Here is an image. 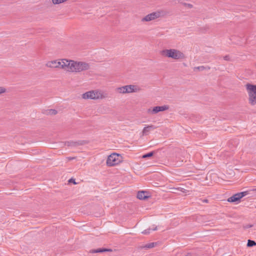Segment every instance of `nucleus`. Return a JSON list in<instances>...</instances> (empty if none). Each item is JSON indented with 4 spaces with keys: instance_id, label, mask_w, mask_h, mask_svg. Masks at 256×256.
<instances>
[{
    "instance_id": "obj_29",
    "label": "nucleus",
    "mask_w": 256,
    "mask_h": 256,
    "mask_svg": "<svg viewBox=\"0 0 256 256\" xmlns=\"http://www.w3.org/2000/svg\"><path fill=\"white\" fill-rule=\"evenodd\" d=\"M254 86H255V88H256V85H254Z\"/></svg>"
},
{
    "instance_id": "obj_4",
    "label": "nucleus",
    "mask_w": 256,
    "mask_h": 256,
    "mask_svg": "<svg viewBox=\"0 0 256 256\" xmlns=\"http://www.w3.org/2000/svg\"><path fill=\"white\" fill-rule=\"evenodd\" d=\"M104 98L103 93L100 90H91L84 93L82 98L84 99L97 100Z\"/></svg>"
},
{
    "instance_id": "obj_24",
    "label": "nucleus",
    "mask_w": 256,
    "mask_h": 256,
    "mask_svg": "<svg viewBox=\"0 0 256 256\" xmlns=\"http://www.w3.org/2000/svg\"><path fill=\"white\" fill-rule=\"evenodd\" d=\"M224 58L226 60H230V58H229L228 56H224Z\"/></svg>"
},
{
    "instance_id": "obj_6",
    "label": "nucleus",
    "mask_w": 256,
    "mask_h": 256,
    "mask_svg": "<svg viewBox=\"0 0 256 256\" xmlns=\"http://www.w3.org/2000/svg\"><path fill=\"white\" fill-rule=\"evenodd\" d=\"M66 59L48 62L46 66L50 68H60L65 70Z\"/></svg>"
},
{
    "instance_id": "obj_5",
    "label": "nucleus",
    "mask_w": 256,
    "mask_h": 256,
    "mask_svg": "<svg viewBox=\"0 0 256 256\" xmlns=\"http://www.w3.org/2000/svg\"><path fill=\"white\" fill-rule=\"evenodd\" d=\"M122 161V156L116 153L110 155L106 160V164L108 166H112L118 164Z\"/></svg>"
},
{
    "instance_id": "obj_16",
    "label": "nucleus",
    "mask_w": 256,
    "mask_h": 256,
    "mask_svg": "<svg viewBox=\"0 0 256 256\" xmlns=\"http://www.w3.org/2000/svg\"><path fill=\"white\" fill-rule=\"evenodd\" d=\"M256 245V242L252 240H248V241L247 246L248 247H252Z\"/></svg>"
},
{
    "instance_id": "obj_18",
    "label": "nucleus",
    "mask_w": 256,
    "mask_h": 256,
    "mask_svg": "<svg viewBox=\"0 0 256 256\" xmlns=\"http://www.w3.org/2000/svg\"><path fill=\"white\" fill-rule=\"evenodd\" d=\"M154 154V152H148L146 154H145L144 155L142 156V158H149V157H150L152 156Z\"/></svg>"
},
{
    "instance_id": "obj_20",
    "label": "nucleus",
    "mask_w": 256,
    "mask_h": 256,
    "mask_svg": "<svg viewBox=\"0 0 256 256\" xmlns=\"http://www.w3.org/2000/svg\"><path fill=\"white\" fill-rule=\"evenodd\" d=\"M195 68L196 69H198L199 70L202 71V70H204L206 68L204 66H200L196 67V68Z\"/></svg>"
},
{
    "instance_id": "obj_22",
    "label": "nucleus",
    "mask_w": 256,
    "mask_h": 256,
    "mask_svg": "<svg viewBox=\"0 0 256 256\" xmlns=\"http://www.w3.org/2000/svg\"><path fill=\"white\" fill-rule=\"evenodd\" d=\"M184 5L186 6H188V8H192V5L190 4L184 3Z\"/></svg>"
},
{
    "instance_id": "obj_10",
    "label": "nucleus",
    "mask_w": 256,
    "mask_h": 256,
    "mask_svg": "<svg viewBox=\"0 0 256 256\" xmlns=\"http://www.w3.org/2000/svg\"><path fill=\"white\" fill-rule=\"evenodd\" d=\"M126 90H127L128 93L136 92H139L140 88L137 86L130 84L126 86Z\"/></svg>"
},
{
    "instance_id": "obj_11",
    "label": "nucleus",
    "mask_w": 256,
    "mask_h": 256,
    "mask_svg": "<svg viewBox=\"0 0 256 256\" xmlns=\"http://www.w3.org/2000/svg\"><path fill=\"white\" fill-rule=\"evenodd\" d=\"M149 197L148 192L146 191L138 192L137 194V198L139 200H146Z\"/></svg>"
},
{
    "instance_id": "obj_19",
    "label": "nucleus",
    "mask_w": 256,
    "mask_h": 256,
    "mask_svg": "<svg viewBox=\"0 0 256 256\" xmlns=\"http://www.w3.org/2000/svg\"><path fill=\"white\" fill-rule=\"evenodd\" d=\"M57 113V111L55 110H49L48 111V114H50V115H54L56 114Z\"/></svg>"
},
{
    "instance_id": "obj_8",
    "label": "nucleus",
    "mask_w": 256,
    "mask_h": 256,
    "mask_svg": "<svg viewBox=\"0 0 256 256\" xmlns=\"http://www.w3.org/2000/svg\"><path fill=\"white\" fill-rule=\"evenodd\" d=\"M248 194V192L247 191L236 194L228 198V202H237L239 201L242 198L246 196Z\"/></svg>"
},
{
    "instance_id": "obj_13",
    "label": "nucleus",
    "mask_w": 256,
    "mask_h": 256,
    "mask_svg": "<svg viewBox=\"0 0 256 256\" xmlns=\"http://www.w3.org/2000/svg\"><path fill=\"white\" fill-rule=\"evenodd\" d=\"M110 249L108 248H98L96 250H90V253H97V252H110Z\"/></svg>"
},
{
    "instance_id": "obj_27",
    "label": "nucleus",
    "mask_w": 256,
    "mask_h": 256,
    "mask_svg": "<svg viewBox=\"0 0 256 256\" xmlns=\"http://www.w3.org/2000/svg\"><path fill=\"white\" fill-rule=\"evenodd\" d=\"M68 159H69L70 160H72L74 159V158L70 157V158H68Z\"/></svg>"
},
{
    "instance_id": "obj_7",
    "label": "nucleus",
    "mask_w": 256,
    "mask_h": 256,
    "mask_svg": "<svg viewBox=\"0 0 256 256\" xmlns=\"http://www.w3.org/2000/svg\"><path fill=\"white\" fill-rule=\"evenodd\" d=\"M169 106L167 105H164L162 106H154L152 108H148V112L150 114H156L160 112H163L168 110Z\"/></svg>"
},
{
    "instance_id": "obj_12",
    "label": "nucleus",
    "mask_w": 256,
    "mask_h": 256,
    "mask_svg": "<svg viewBox=\"0 0 256 256\" xmlns=\"http://www.w3.org/2000/svg\"><path fill=\"white\" fill-rule=\"evenodd\" d=\"M156 128V127L154 125H150L145 126L142 130V134L147 135L150 131L154 130Z\"/></svg>"
},
{
    "instance_id": "obj_15",
    "label": "nucleus",
    "mask_w": 256,
    "mask_h": 256,
    "mask_svg": "<svg viewBox=\"0 0 256 256\" xmlns=\"http://www.w3.org/2000/svg\"><path fill=\"white\" fill-rule=\"evenodd\" d=\"M126 86H122V87H120V88H117V91L119 92V93H122V94H126V93H128L127 92V90H126Z\"/></svg>"
},
{
    "instance_id": "obj_23",
    "label": "nucleus",
    "mask_w": 256,
    "mask_h": 256,
    "mask_svg": "<svg viewBox=\"0 0 256 256\" xmlns=\"http://www.w3.org/2000/svg\"><path fill=\"white\" fill-rule=\"evenodd\" d=\"M177 190L183 192H184L186 190H184V188H177Z\"/></svg>"
},
{
    "instance_id": "obj_2",
    "label": "nucleus",
    "mask_w": 256,
    "mask_h": 256,
    "mask_svg": "<svg viewBox=\"0 0 256 256\" xmlns=\"http://www.w3.org/2000/svg\"><path fill=\"white\" fill-rule=\"evenodd\" d=\"M160 54L162 56L171 58L175 60H181L185 58V55L180 50L172 48L166 49L161 51Z\"/></svg>"
},
{
    "instance_id": "obj_17",
    "label": "nucleus",
    "mask_w": 256,
    "mask_h": 256,
    "mask_svg": "<svg viewBox=\"0 0 256 256\" xmlns=\"http://www.w3.org/2000/svg\"><path fill=\"white\" fill-rule=\"evenodd\" d=\"M155 245H156V243L151 242V243L146 244L144 246H143V248H154Z\"/></svg>"
},
{
    "instance_id": "obj_28",
    "label": "nucleus",
    "mask_w": 256,
    "mask_h": 256,
    "mask_svg": "<svg viewBox=\"0 0 256 256\" xmlns=\"http://www.w3.org/2000/svg\"><path fill=\"white\" fill-rule=\"evenodd\" d=\"M190 256V254H188L186 255V256Z\"/></svg>"
},
{
    "instance_id": "obj_26",
    "label": "nucleus",
    "mask_w": 256,
    "mask_h": 256,
    "mask_svg": "<svg viewBox=\"0 0 256 256\" xmlns=\"http://www.w3.org/2000/svg\"><path fill=\"white\" fill-rule=\"evenodd\" d=\"M74 182V184H76V182H75V181H74V180L70 179V180H69V182Z\"/></svg>"
},
{
    "instance_id": "obj_30",
    "label": "nucleus",
    "mask_w": 256,
    "mask_h": 256,
    "mask_svg": "<svg viewBox=\"0 0 256 256\" xmlns=\"http://www.w3.org/2000/svg\"><path fill=\"white\" fill-rule=\"evenodd\" d=\"M255 190L256 191V188L255 189Z\"/></svg>"
},
{
    "instance_id": "obj_21",
    "label": "nucleus",
    "mask_w": 256,
    "mask_h": 256,
    "mask_svg": "<svg viewBox=\"0 0 256 256\" xmlns=\"http://www.w3.org/2000/svg\"><path fill=\"white\" fill-rule=\"evenodd\" d=\"M6 92V88L3 87H0V94Z\"/></svg>"
},
{
    "instance_id": "obj_1",
    "label": "nucleus",
    "mask_w": 256,
    "mask_h": 256,
    "mask_svg": "<svg viewBox=\"0 0 256 256\" xmlns=\"http://www.w3.org/2000/svg\"><path fill=\"white\" fill-rule=\"evenodd\" d=\"M65 70L68 72L78 73L88 70L90 68L88 63L84 61L66 59Z\"/></svg>"
},
{
    "instance_id": "obj_9",
    "label": "nucleus",
    "mask_w": 256,
    "mask_h": 256,
    "mask_svg": "<svg viewBox=\"0 0 256 256\" xmlns=\"http://www.w3.org/2000/svg\"><path fill=\"white\" fill-rule=\"evenodd\" d=\"M160 16L159 12H154L146 15L142 19V21L149 22L154 20Z\"/></svg>"
},
{
    "instance_id": "obj_14",
    "label": "nucleus",
    "mask_w": 256,
    "mask_h": 256,
    "mask_svg": "<svg viewBox=\"0 0 256 256\" xmlns=\"http://www.w3.org/2000/svg\"><path fill=\"white\" fill-rule=\"evenodd\" d=\"M156 226H154L152 228H149L148 229L145 230H144L142 233L144 234H149L152 231L156 230Z\"/></svg>"
},
{
    "instance_id": "obj_25",
    "label": "nucleus",
    "mask_w": 256,
    "mask_h": 256,
    "mask_svg": "<svg viewBox=\"0 0 256 256\" xmlns=\"http://www.w3.org/2000/svg\"><path fill=\"white\" fill-rule=\"evenodd\" d=\"M74 182V184H76V182H75V181H74V180L70 179V180H69V182Z\"/></svg>"
},
{
    "instance_id": "obj_3",
    "label": "nucleus",
    "mask_w": 256,
    "mask_h": 256,
    "mask_svg": "<svg viewBox=\"0 0 256 256\" xmlns=\"http://www.w3.org/2000/svg\"><path fill=\"white\" fill-rule=\"evenodd\" d=\"M246 88L248 95L249 103L252 106L255 105L256 104V88L254 85L250 84H247Z\"/></svg>"
}]
</instances>
